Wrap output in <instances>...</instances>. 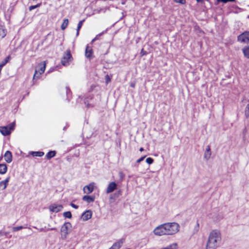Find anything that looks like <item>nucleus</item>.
I'll list each match as a JSON object with an SVG mask.
<instances>
[{"label":"nucleus","mask_w":249,"mask_h":249,"mask_svg":"<svg viewBox=\"0 0 249 249\" xmlns=\"http://www.w3.org/2000/svg\"><path fill=\"white\" fill-rule=\"evenodd\" d=\"M7 185L5 184L3 181L0 182V189L4 190L7 187Z\"/></svg>","instance_id":"nucleus-32"},{"label":"nucleus","mask_w":249,"mask_h":249,"mask_svg":"<svg viewBox=\"0 0 249 249\" xmlns=\"http://www.w3.org/2000/svg\"><path fill=\"white\" fill-rule=\"evenodd\" d=\"M95 183L93 182L90 183L89 185H86L83 188L84 193L89 194L91 193L95 187Z\"/></svg>","instance_id":"nucleus-9"},{"label":"nucleus","mask_w":249,"mask_h":249,"mask_svg":"<svg viewBox=\"0 0 249 249\" xmlns=\"http://www.w3.org/2000/svg\"><path fill=\"white\" fill-rule=\"evenodd\" d=\"M124 241V238L119 239L117 242L114 243L109 249H120Z\"/></svg>","instance_id":"nucleus-13"},{"label":"nucleus","mask_w":249,"mask_h":249,"mask_svg":"<svg viewBox=\"0 0 249 249\" xmlns=\"http://www.w3.org/2000/svg\"><path fill=\"white\" fill-rule=\"evenodd\" d=\"M117 188V185L115 182H111L108 185V186L106 190V193L107 194H109L112 193L114 190H115Z\"/></svg>","instance_id":"nucleus-12"},{"label":"nucleus","mask_w":249,"mask_h":249,"mask_svg":"<svg viewBox=\"0 0 249 249\" xmlns=\"http://www.w3.org/2000/svg\"><path fill=\"white\" fill-rule=\"evenodd\" d=\"M66 92L67 96V99L68 101H69L70 98L71 97V91L69 87L67 86L66 87Z\"/></svg>","instance_id":"nucleus-27"},{"label":"nucleus","mask_w":249,"mask_h":249,"mask_svg":"<svg viewBox=\"0 0 249 249\" xmlns=\"http://www.w3.org/2000/svg\"><path fill=\"white\" fill-rule=\"evenodd\" d=\"M245 116L246 118H249V104H248L245 107Z\"/></svg>","instance_id":"nucleus-29"},{"label":"nucleus","mask_w":249,"mask_h":249,"mask_svg":"<svg viewBox=\"0 0 249 249\" xmlns=\"http://www.w3.org/2000/svg\"><path fill=\"white\" fill-rule=\"evenodd\" d=\"M84 103L87 108L94 107L97 104L96 102L93 99V95L89 94L84 99Z\"/></svg>","instance_id":"nucleus-4"},{"label":"nucleus","mask_w":249,"mask_h":249,"mask_svg":"<svg viewBox=\"0 0 249 249\" xmlns=\"http://www.w3.org/2000/svg\"><path fill=\"white\" fill-rule=\"evenodd\" d=\"M139 163H136V162L134 164V166L135 167H138Z\"/></svg>","instance_id":"nucleus-51"},{"label":"nucleus","mask_w":249,"mask_h":249,"mask_svg":"<svg viewBox=\"0 0 249 249\" xmlns=\"http://www.w3.org/2000/svg\"><path fill=\"white\" fill-rule=\"evenodd\" d=\"M72 226L70 222H65L61 227V232L62 236L66 238L67 235L71 232Z\"/></svg>","instance_id":"nucleus-6"},{"label":"nucleus","mask_w":249,"mask_h":249,"mask_svg":"<svg viewBox=\"0 0 249 249\" xmlns=\"http://www.w3.org/2000/svg\"><path fill=\"white\" fill-rule=\"evenodd\" d=\"M92 216V212L91 210H89L86 211L84 212L81 216V219L83 221H87L91 218Z\"/></svg>","instance_id":"nucleus-11"},{"label":"nucleus","mask_w":249,"mask_h":249,"mask_svg":"<svg viewBox=\"0 0 249 249\" xmlns=\"http://www.w3.org/2000/svg\"><path fill=\"white\" fill-rule=\"evenodd\" d=\"M30 154L34 157H41L44 155V153L42 151H32Z\"/></svg>","instance_id":"nucleus-23"},{"label":"nucleus","mask_w":249,"mask_h":249,"mask_svg":"<svg viewBox=\"0 0 249 249\" xmlns=\"http://www.w3.org/2000/svg\"><path fill=\"white\" fill-rule=\"evenodd\" d=\"M109 81H110V79L108 75L106 76V82L107 83H108Z\"/></svg>","instance_id":"nucleus-43"},{"label":"nucleus","mask_w":249,"mask_h":249,"mask_svg":"<svg viewBox=\"0 0 249 249\" xmlns=\"http://www.w3.org/2000/svg\"><path fill=\"white\" fill-rule=\"evenodd\" d=\"M175 2L177 3H179L181 4H183L185 3V0H174Z\"/></svg>","instance_id":"nucleus-39"},{"label":"nucleus","mask_w":249,"mask_h":249,"mask_svg":"<svg viewBox=\"0 0 249 249\" xmlns=\"http://www.w3.org/2000/svg\"><path fill=\"white\" fill-rule=\"evenodd\" d=\"M69 23V20L68 19H64L63 20V22L61 26V28L62 30H65L68 26Z\"/></svg>","instance_id":"nucleus-26"},{"label":"nucleus","mask_w":249,"mask_h":249,"mask_svg":"<svg viewBox=\"0 0 249 249\" xmlns=\"http://www.w3.org/2000/svg\"><path fill=\"white\" fill-rule=\"evenodd\" d=\"M63 216L65 218H71L72 217V214L70 211H67L63 213Z\"/></svg>","instance_id":"nucleus-30"},{"label":"nucleus","mask_w":249,"mask_h":249,"mask_svg":"<svg viewBox=\"0 0 249 249\" xmlns=\"http://www.w3.org/2000/svg\"><path fill=\"white\" fill-rule=\"evenodd\" d=\"M38 231H40V232H41V231H45V232H46L47 231H47V229H46L45 228H40L39 229H38Z\"/></svg>","instance_id":"nucleus-46"},{"label":"nucleus","mask_w":249,"mask_h":249,"mask_svg":"<svg viewBox=\"0 0 249 249\" xmlns=\"http://www.w3.org/2000/svg\"><path fill=\"white\" fill-rule=\"evenodd\" d=\"M11 58L10 55L7 56L0 63V66L3 68L10 61Z\"/></svg>","instance_id":"nucleus-24"},{"label":"nucleus","mask_w":249,"mask_h":249,"mask_svg":"<svg viewBox=\"0 0 249 249\" xmlns=\"http://www.w3.org/2000/svg\"><path fill=\"white\" fill-rule=\"evenodd\" d=\"M46 64L45 62H44V63L43 64H39L37 69L36 68L35 70V72L34 75L33 79H35L36 78H39L40 75L44 72Z\"/></svg>","instance_id":"nucleus-7"},{"label":"nucleus","mask_w":249,"mask_h":249,"mask_svg":"<svg viewBox=\"0 0 249 249\" xmlns=\"http://www.w3.org/2000/svg\"><path fill=\"white\" fill-rule=\"evenodd\" d=\"M23 228H24V227L22 226H18V227H14L12 228V230H13V231L16 232V231H18Z\"/></svg>","instance_id":"nucleus-33"},{"label":"nucleus","mask_w":249,"mask_h":249,"mask_svg":"<svg viewBox=\"0 0 249 249\" xmlns=\"http://www.w3.org/2000/svg\"><path fill=\"white\" fill-rule=\"evenodd\" d=\"M166 235H173L179 231V225L176 222L164 223Z\"/></svg>","instance_id":"nucleus-2"},{"label":"nucleus","mask_w":249,"mask_h":249,"mask_svg":"<svg viewBox=\"0 0 249 249\" xmlns=\"http://www.w3.org/2000/svg\"><path fill=\"white\" fill-rule=\"evenodd\" d=\"M70 205H71L72 207H73V208L76 209H78V205H75V204H73V203H71V204H70Z\"/></svg>","instance_id":"nucleus-44"},{"label":"nucleus","mask_w":249,"mask_h":249,"mask_svg":"<svg viewBox=\"0 0 249 249\" xmlns=\"http://www.w3.org/2000/svg\"><path fill=\"white\" fill-rule=\"evenodd\" d=\"M7 170V167L6 164H0V174H5Z\"/></svg>","instance_id":"nucleus-22"},{"label":"nucleus","mask_w":249,"mask_h":249,"mask_svg":"<svg viewBox=\"0 0 249 249\" xmlns=\"http://www.w3.org/2000/svg\"><path fill=\"white\" fill-rule=\"evenodd\" d=\"M56 154V151H55V150L50 151L49 152H48L47 153L45 157L47 160H50L52 158L55 157Z\"/></svg>","instance_id":"nucleus-20"},{"label":"nucleus","mask_w":249,"mask_h":249,"mask_svg":"<svg viewBox=\"0 0 249 249\" xmlns=\"http://www.w3.org/2000/svg\"><path fill=\"white\" fill-rule=\"evenodd\" d=\"M63 208V207L62 205H57L56 204H52L49 207L51 212L55 213L60 212Z\"/></svg>","instance_id":"nucleus-10"},{"label":"nucleus","mask_w":249,"mask_h":249,"mask_svg":"<svg viewBox=\"0 0 249 249\" xmlns=\"http://www.w3.org/2000/svg\"><path fill=\"white\" fill-rule=\"evenodd\" d=\"M248 18H249V16H248Z\"/></svg>","instance_id":"nucleus-57"},{"label":"nucleus","mask_w":249,"mask_h":249,"mask_svg":"<svg viewBox=\"0 0 249 249\" xmlns=\"http://www.w3.org/2000/svg\"><path fill=\"white\" fill-rule=\"evenodd\" d=\"M237 40L240 43L249 44V31H245L240 34Z\"/></svg>","instance_id":"nucleus-5"},{"label":"nucleus","mask_w":249,"mask_h":249,"mask_svg":"<svg viewBox=\"0 0 249 249\" xmlns=\"http://www.w3.org/2000/svg\"><path fill=\"white\" fill-rule=\"evenodd\" d=\"M95 198V196H84L82 199L83 201H86L87 203H89L91 202H93Z\"/></svg>","instance_id":"nucleus-17"},{"label":"nucleus","mask_w":249,"mask_h":249,"mask_svg":"<svg viewBox=\"0 0 249 249\" xmlns=\"http://www.w3.org/2000/svg\"><path fill=\"white\" fill-rule=\"evenodd\" d=\"M47 231H57V229L56 228H52L50 229H47Z\"/></svg>","instance_id":"nucleus-48"},{"label":"nucleus","mask_w":249,"mask_h":249,"mask_svg":"<svg viewBox=\"0 0 249 249\" xmlns=\"http://www.w3.org/2000/svg\"><path fill=\"white\" fill-rule=\"evenodd\" d=\"M147 54V52L146 51H144L143 49H142L141 50V53H140V54H141V56H143V55H145Z\"/></svg>","instance_id":"nucleus-40"},{"label":"nucleus","mask_w":249,"mask_h":249,"mask_svg":"<svg viewBox=\"0 0 249 249\" xmlns=\"http://www.w3.org/2000/svg\"><path fill=\"white\" fill-rule=\"evenodd\" d=\"M8 128H9L10 132H11L12 130H13L15 128V123L13 122L9 124L8 125Z\"/></svg>","instance_id":"nucleus-35"},{"label":"nucleus","mask_w":249,"mask_h":249,"mask_svg":"<svg viewBox=\"0 0 249 249\" xmlns=\"http://www.w3.org/2000/svg\"><path fill=\"white\" fill-rule=\"evenodd\" d=\"M154 233L156 235L161 236L166 235V231L164 224L157 227L153 231Z\"/></svg>","instance_id":"nucleus-8"},{"label":"nucleus","mask_w":249,"mask_h":249,"mask_svg":"<svg viewBox=\"0 0 249 249\" xmlns=\"http://www.w3.org/2000/svg\"><path fill=\"white\" fill-rule=\"evenodd\" d=\"M95 40H96V39H95V38H94L92 41H91V42H93L94 41H95Z\"/></svg>","instance_id":"nucleus-53"},{"label":"nucleus","mask_w":249,"mask_h":249,"mask_svg":"<svg viewBox=\"0 0 249 249\" xmlns=\"http://www.w3.org/2000/svg\"><path fill=\"white\" fill-rule=\"evenodd\" d=\"M119 175H120V178L122 179L124 177V174L122 172H119Z\"/></svg>","instance_id":"nucleus-47"},{"label":"nucleus","mask_w":249,"mask_h":249,"mask_svg":"<svg viewBox=\"0 0 249 249\" xmlns=\"http://www.w3.org/2000/svg\"><path fill=\"white\" fill-rule=\"evenodd\" d=\"M7 34V30L2 25H0V39L4 38Z\"/></svg>","instance_id":"nucleus-19"},{"label":"nucleus","mask_w":249,"mask_h":249,"mask_svg":"<svg viewBox=\"0 0 249 249\" xmlns=\"http://www.w3.org/2000/svg\"><path fill=\"white\" fill-rule=\"evenodd\" d=\"M218 2H222L224 3H226L228 2H234L235 0H217Z\"/></svg>","instance_id":"nucleus-37"},{"label":"nucleus","mask_w":249,"mask_h":249,"mask_svg":"<svg viewBox=\"0 0 249 249\" xmlns=\"http://www.w3.org/2000/svg\"><path fill=\"white\" fill-rule=\"evenodd\" d=\"M139 150H140V151L142 152V151H144V149L143 147H141L140 148Z\"/></svg>","instance_id":"nucleus-50"},{"label":"nucleus","mask_w":249,"mask_h":249,"mask_svg":"<svg viewBox=\"0 0 249 249\" xmlns=\"http://www.w3.org/2000/svg\"><path fill=\"white\" fill-rule=\"evenodd\" d=\"M221 236L220 231L213 230L210 233L206 245V249H216L221 244Z\"/></svg>","instance_id":"nucleus-1"},{"label":"nucleus","mask_w":249,"mask_h":249,"mask_svg":"<svg viewBox=\"0 0 249 249\" xmlns=\"http://www.w3.org/2000/svg\"><path fill=\"white\" fill-rule=\"evenodd\" d=\"M130 86L131 87H135V84H131V85H130Z\"/></svg>","instance_id":"nucleus-52"},{"label":"nucleus","mask_w":249,"mask_h":249,"mask_svg":"<svg viewBox=\"0 0 249 249\" xmlns=\"http://www.w3.org/2000/svg\"><path fill=\"white\" fill-rule=\"evenodd\" d=\"M10 177H8L5 180H2V181L4 183H5L6 184L8 185V182L9 181V180H10Z\"/></svg>","instance_id":"nucleus-41"},{"label":"nucleus","mask_w":249,"mask_h":249,"mask_svg":"<svg viewBox=\"0 0 249 249\" xmlns=\"http://www.w3.org/2000/svg\"><path fill=\"white\" fill-rule=\"evenodd\" d=\"M93 50L91 48H89V45H87L85 50V56L88 59L90 60L93 58Z\"/></svg>","instance_id":"nucleus-14"},{"label":"nucleus","mask_w":249,"mask_h":249,"mask_svg":"<svg viewBox=\"0 0 249 249\" xmlns=\"http://www.w3.org/2000/svg\"><path fill=\"white\" fill-rule=\"evenodd\" d=\"M122 191L121 190H119L117 192H115L113 194V197L116 198L118 197L121 195Z\"/></svg>","instance_id":"nucleus-34"},{"label":"nucleus","mask_w":249,"mask_h":249,"mask_svg":"<svg viewBox=\"0 0 249 249\" xmlns=\"http://www.w3.org/2000/svg\"><path fill=\"white\" fill-rule=\"evenodd\" d=\"M84 21H85V19L82 20L80 21L79 22V23H78L77 27L76 35V36H78L79 35V31H80L81 28L82 27Z\"/></svg>","instance_id":"nucleus-25"},{"label":"nucleus","mask_w":249,"mask_h":249,"mask_svg":"<svg viewBox=\"0 0 249 249\" xmlns=\"http://www.w3.org/2000/svg\"><path fill=\"white\" fill-rule=\"evenodd\" d=\"M104 34V32H102L101 33H100L99 34L97 35L94 38L95 39L98 40L99 38V37L102 36Z\"/></svg>","instance_id":"nucleus-42"},{"label":"nucleus","mask_w":249,"mask_h":249,"mask_svg":"<svg viewBox=\"0 0 249 249\" xmlns=\"http://www.w3.org/2000/svg\"><path fill=\"white\" fill-rule=\"evenodd\" d=\"M211 156V148L210 145H207L205 152L204 153V158L208 160Z\"/></svg>","instance_id":"nucleus-18"},{"label":"nucleus","mask_w":249,"mask_h":249,"mask_svg":"<svg viewBox=\"0 0 249 249\" xmlns=\"http://www.w3.org/2000/svg\"><path fill=\"white\" fill-rule=\"evenodd\" d=\"M146 162L149 165L151 164L154 162V160L152 158L149 157L146 159Z\"/></svg>","instance_id":"nucleus-36"},{"label":"nucleus","mask_w":249,"mask_h":249,"mask_svg":"<svg viewBox=\"0 0 249 249\" xmlns=\"http://www.w3.org/2000/svg\"><path fill=\"white\" fill-rule=\"evenodd\" d=\"M178 245L177 243H173L161 249H176Z\"/></svg>","instance_id":"nucleus-28"},{"label":"nucleus","mask_w":249,"mask_h":249,"mask_svg":"<svg viewBox=\"0 0 249 249\" xmlns=\"http://www.w3.org/2000/svg\"><path fill=\"white\" fill-rule=\"evenodd\" d=\"M199 223L198 222H197L196 223V226L195 227V229L196 230V231H198V230H199Z\"/></svg>","instance_id":"nucleus-45"},{"label":"nucleus","mask_w":249,"mask_h":249,"mask_svg":"<svg viewBox=\"0 0 249 249\" xmlns=\"http://www.w3.org/2000/svg\"><path fill=\"white\" fill-rule=\"evenodd\" d=\"M145 157H146V156H144L143 157H142L141 158H140L138 160H137V161H136V163H139L141 161H143L144 160V159L145 158Z\"/></svg>","instance_id":"nucleus-38"},{"label":"nucleus","mask_w":249,"mask_h":249,"mask_svg":"<svg viewBox=\"0 0 249 249\" xmlns=\"http://www.w3.org/2000/svg\"><path fill=\"white\" fill-rule=\"evenodd\" d=\"M242 52L245 57L249 59V46L244 47L242 49Z\"/></svg>","instance_id":"nucleus-21"},{"label":"nucleus","mask_w":249,"mask_h":249,"mask_svg":"<svg viewBox=\"0 0 249 249\" xmlns=\"http://www.w3.org/2000/svg\"><path fill=\"white\" fill-rule=\"evenodd\" d=\"M5 160L7 163H10L12 161V155L10 151H6L4 155Z\"/></svg>","instance_id":"nucleus-16"},{"label":"nucleus","mask_w":249,"mask_h":249,"mask_svg":"<svg viewBox=\"0 0 249 249\" xmlns=\"http://www.w3.org/2000/svg\"><path fill=\"white\" fill-rule=\"evenodd\" d=\"M2 69V67L0 66V73H1V71Z\"/></svg>","instance_id":"nucleus-54"},{"label":"nucleus","mask_w":249,"mask_h":249,"mask_svg":"<svg viewBox=\"0 0 249 249\" xmlns=\"http://www.w3.org/2000/svg\"><path fill=\"white\" fill-rule=\"evenodd\" d=\"M197 2L203 3V0H196Z\"/></svg>","instance_id":"nucleus-49"},{"label":"nucleus","mask_w":249,"mask_h":249,"mask_svg":"<svg viewBox=\"0 0 249 249\" xmlns=\"http://www.w3.org/2000/svg\"><path fill=\"white\" fill-rule=\"evenodd\" d=\"M34 228H35V229H37V228L36 227H34Z\"/></svg>","instance_id":"nucleus-56"},{"label":"nucleus","mask_w":249,"mask_h":249,"mask_svg":"<svg viewBox=\"0 0 249 249\" xmlns=\"http://www.w3.org/2000/svg\"><path fill=\"white\" fill-rule=\"evenodd\" d=\"M41 5V3H39L35 5H32L29 7V10L32 11V10L36 8L39 7Z\"/></svg>","instance_id":"nucleus-31"},{"label":"nucleus","mask_w":249,"mask_h":249,"mask_svg":"<svg viewBox=\"0 0 249 249\" xmlns=\"http://www.w3.org/2000/svg\"><path fill=\"white\" fill-rule=\"evenodd\" d=\"M73 60L72 56L71 54V51L68 49L64 53L63 56L61 59V63L63 66H67L69 65L70 63Z\"/></svg>","instance_id":"nucleus-3"},{"label":"nucleus","mask_w":249,"mask_h":249,"mask_svg":"<svg viewBox=\"0 0 249 249\" xmlns=\"http://www.w3.org/2000/svg\"><path fill=\"white\" fill-rule=\"evenodd\" d=\"M0 132L3 136H7L11 133L8 126H0Z\"/></svg>","instance_id":"nucleus-15"},{"label":"nucleus","mask_w":249,"mask_h":249,"mask_svg":"<svg viewBox=\"0 0 249 249\" xmlns=\"http://www.w3.org/2000/svg\"><path fill=\"white\" fill-rule=\"evenodd\" d=\"M2 157H1L0 158V160H1L2 159Z\"/></svg>","instance_id":"nucleus-55"}]
</instances>
